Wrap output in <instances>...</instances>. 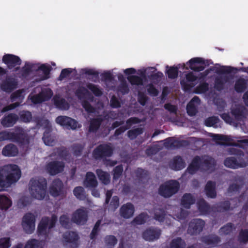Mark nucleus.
Here are the masks:
<instances>
[{"instance_id": "obj_1", "label": "nucleus", "mask_w": 248, "mask_h": 248, "mask_svg": "<svg viewBox=\"0 0 248 248\" xmlns=\"http://www.w3.org/2000/svg\"><path fill=\"white\" fill-rule=\"evenodd\" d=\"M21 170L15 164H8L0 168V187L7 188L20 178Z\"/></svg>"}, {"instance_id": "obj_2", "label": "nucleus", "mask_w": 248, "mask_h": 248, "mask_svg": "<svg viewBox=\"0 0 248 248\" xmlns=\"http://www.w3.org/2000/svg\"><path fill=\"white\" fill-rule=\"evenodd\" d=\"M30 191L31 196L37 200H42L46 196L47 181L42 177L32 178L30 181Z\"/></svg>"}, {"instance_id": "obj_3", "label": "nucleus", "mask_w": 248, "mask_h": 248, "mask_svg": "<svg viewBox=\"0 0 248 248\" xmlns=\"http://www.w3.org/2000/svg\"><path fill=\"white\" fill-rule=\"evenodd\" d=\"M10 141L16 143L20 147H28L30 142V139L23 128L16 126L12 131H10Z\"/></svg>"}, {"instance_id": "obj_4", "label": "nucleus", "mask_w": 248, "mask_h": 248, "mask_svg": "<svg viewBox=\"0 0 248 248\" xmlns=\"http://www.w3.org/2000/svg\"><path fill=\"white\" fill-rule=\"evenodd\" d=\"M231 154L235 155L237 157L231 156L227 157L224 161V165L225 167L236 169L240 168H244L247 166V164L243 158L245 155L241 150L232 149Z\"/></svg>"}, {"instance_id": "obj_5", "label": "nucleus", "mask_w": 248, "mask_h": 248, "mask_svg": "<svg viewBox=\"0 0 248 248\" xmlns=\"http://www.w3.org/2000/svg\"><path fill=\"white\" fill-rule=\"evenodd\" d=\"M180 184L176 180H170L161 185L158 193L162 197L168 198L176 194L179 190Z\"/></svg>"}, {"instance_id": "obj_6", "label": "nucleus", "mask_w": 248, "mask_h": 248, "mask_svg": "<svg viewBox=\"0 0 248 248\" xmlns=\"http://www.w3.org/2000/svg\"><path fill=\"white\" fill-rule=\"evenodd\" d=\"M57 221V217L53 214L51 217H44L42 218L37 228V233L39 235H45L47 233V229L50 230L53 228Z\"/></svg>"}, {"instance_id": "obj_7", "label": "nucleus", "mask_w": 248, "mask_h": 248, "mask_svg": "<svg viewBox=\"0 0 248 248\" xmlns=\"http://www.w3.org/2000/svg\"><path fill=\"white\" fill-rule=\"evenodd\" d=\"M113 153V149L109 144H101L93 150V156L96 160H105L111 156Z\"/></svg>"}, {"instance_id": "obj_8", "label": "nucleus", "mask_w": 248, "mask_h": 248, "mask_svg": "<svg viewBox=\"0 0 248 248\" xmlns=\"http://www.w3.org/2000/svg\"><path fill=\"white\" fill-rule=\"evenodd\" d=\"M205 221L200 218H193L189 222L187 230L190 235H197L203 230L205 226Z\"/></svg>"}, {"instance_id": "obj_9", "label": "nucleus", "mask_w": 248, "mask_h": 248, "mask_svg": "<svg viewBox=\"0 0 248 248\" xmlns=\"http://www.w3.org/2000/svg\"><path fill=\"white\" fill-rule=\"evenodd\" d=\"M35 217L32 213H27L22 218V226L25 232L31 234L35 230Z\"/></svg>"}, {"instance_id": "obj_10", "label": "nucleus", "mask_w": 248, "mask_h": 248, "mask_svg": "<svg viewBox=\"0 0 248 248\" xmlns=\"http://www.w3.org/2000/svg\"><path fill=\"white\" fill-rule=\"evenodd\" d=\"M49 192L53 197L64 196V188L62 181L59 178L54 179L49 186Z\"/></svg>"}, {"instance_id": "obj_11", "label": "nucleus", "mask_w": 248, "mask_h": 248, "mask_svg": "<svg viewBox=\"0 0 248 248\" xmlns=\"http://www.w3.org/2000/svg\"><path fill=\"white\" fill-rule=\"evenodd\" d=\"M64 167L65 165L63 162L54 160L46 164L45 170L50 175L55 176L62 172Z\"/></svg>"}, {"instance_id": "obj_12", "label": "nucleus", "mask_w": 248, "mask_h": 248, "mask_svg": "<svg viewBox=\"0 0 248 248\" xmlns=\"http://www.w3.org/2000/svg\"><path fill=\"white\" fill-rule=\"evenodd\" d=\"M55 121L67 129L75 130L78 127V121L68 116H59L56 118Z\"/></svg>"}, {"instance_id": "obj_13", "label": "nucleus", "mask_w": 248, "mask_h": 248, "mask_svg": "<svg viewBox=\"0 0 248 248\" xmlns=\"http://www.w3.org/2000/svg\"><path fill=\"white\" fill-rule=\"evenodd\" d=\"M18 81L16 79L8 76L0 84V87L2 91L7 93H10L17 88Z\"/></svg>"}, {"instance_id": "obj_14", "label": "nucleus", "mask_w": 248, "mask_h": 248, "mask_svg": "<svg viewBox=\"0 0 248 248\" xmlns=\"http://www.w3.org/2000/svg\"><path fill=\"white\" fill-rule=\"evenodd\" d=\"M87 220L88 213L84 209H78L72 214L71 221L78 225H84Z\"/></svg>"}, {"instance_id": "obj_15", "label": "nucleus", "mask_w": 248, "mask_h": 248, "mask_svg": "<svg viewBox=\"0 0 248 248\" xmlns=\"http://www.w3.org/2000/svg\"><path fill=\"white\" fill-rule=\"evenodd\" d=\"M2 61L7 65L9 69H12L16 66H19L22 62L21 59L18 56L11 54L4 55Z\"/></svg>"}, {"instance_id": "obj_16", "label": "nucleus", "mask_w": 248, "mask_h": 248, "mask_svg": "<svg viewBox=\"0 0 248 248\" xmlns=\"http://www.w3.org/2000/svg\"><path fill=\"white\" fill-rule=\"evenodd\" d=\"M201 240L209 248L217 247L221 242L220 238L218 235L213 233L202 236Z\"/></svg>"}, {"instance_id": "obj_17", "label": "nucleus", "mask_w": 248, "mask_h": 248, "mask_svg": "<svg viewBox=\"0 0 248 248\" xmlns=\"http://www.w3.org/2000/svg\"><path fill=\"white\" fill-rule=\"evenodd\" d=\"M63 238L66 245L69 244L71 248H77L79 236L77 232L72 231L66 232L63 234Z\"/></svg>"}, {"instance_id": "obj_18", "label": "nucleus", "mask_w": 248, "mask_h": 248, "mask_svg": "<svg viewBox=\"0 0 248 248\" xmlns=\"http://www.w3.org/2000/svg\"><path fill=\"white\" fill-rule=\"evenodd\" d=\"M189 68L194 71L201 72L205 67L204 60L202 58L196 57L191 59L188 62Z\"/></svg>"}, {"instance_id": "obj_19", "label": "nucleus", "mask_w": 248, "mask_h": 248, "mask_svg": "<svg viewBox=\"0 0 248 248\" xmlns=\"http://www.w3.org/2000/svg\"><path fill=\"white\" fill-rule=\"evenodd\" d=\"M161 235V230L157 228H149L142 233L144 239L147 241H154L159 238Z\"/></svg>"}, {"instance_id": "obj_20", "label": "nucleus", "mask_w": 248, "mask_h": 248, "mask_svg": "<svg viewBox=\"0 0 248 248\" xmlns=\"http://www.w3.org/2000/svg\"><path fill=\"white\" fill-rule=\"evenodd\" d=\"M98 183L95 174L92 171L86 172L84 180V186L88 188H95L98 186Z\"/></svg>"}, {"instance_id": "obj_21", "label": "nucleus", "mask_w": 248, "mask_h": 248, "mask_svg": "<svg viewBox=\"0 0 248 248\" xmlns=\"http://www.w3.org/2000/svg\"><path fill=\"white\" fill-rule=\"evenodd\" d=\"M216 165L215 160L211 157L208 156L205 158L202 157L201 171L211 172L214 170Z\"/></svg>"}, {"instance_id": "obj_22", "label": "nucleus", "mask_w": 248, "mask_h": 248, "mask_svg": "<svg viewBox=\"0 0 248 248\" xmlns=\"http://www.w3.org/2000/svg\"><path fill=\"white\" fill-rule=\"evenodd\" d=\"M202 157L198 155L195 156L187 168L186 171L190 174L193 175L198 170L201 171Z\"/></svg>"}, {"instance_id": "obj_23", "label": "nucleus", "mask_w": 248, "mask_h": 248, "mask_svg": "<svg viewBox=\"0 0 248 248\" xmlns=\"http://www.w3.org/2000/svg\"><path fill=\"white\" fill-rule=\"evenodd\" d=\"M19 119L18 115L11 113L4 115L1 119V124L4 127H10L14 126Z\"/></svg>"}, {"instance_id": "obj_24", "label": "nucleus", "mask_w": 248, "mask_h": 248, "mask_svg": "<svg viewBox=\"0 0 248 248\" xmlns=\"http://www.w3.org/2000/svg\"><path fill=\"white\" fill-rule=\"evenodd\" d=\"M135 212V207L131 202L123 204L120 209V214L124 218L128 219L132 217Z\"/></svg>"}, {"instance_id": "obj_25", "label": "nucleus", "mask_w": 248, "mask_h": 248, "mask_svg": "<svg viewBox=\"0 0 248 248\" xmlns=\"http://www.w3.org/2000/svg\"><path fill=\"white\" fill-rule=\"evenodd\" d=\"M140 120L138 117H131L126 121V126H122L117 128L115 132L114 136H118L123 133L126 130L129 129L130 126L134 124H139L140 123Z\"/></svg>"}, {"instance_id": "obj_26", "label": "nucleus", "mask_w": 248, "mask_h": 248, "mask_svg": "<svg viewBox=\"0 0 248 248\" xmlns=\"http://www.w3.org/2000/svg\"><path fill=\"white\" fill-rule=\"evenodd\" d=\"M188 141L186 140H175L172 137L167 138L165 140L164 144L166 146L179 148L182 147H186L188 145Z\"/></svg>"}, {"instance_id": "obj_27", "label": "nucleus", "mask_w": 248, "mask_h": 248, "mask_svg": "<svg viewBox=\"0 0 248 248\" xmlns=\"http://www.w3.org/2000/svg\"><path fill=\"white\" fill-rule=\"evenodd\" d=\"M18 154V149L16 145L9 143L5 146L2 150V155L5 156L14 157Z\"/></svg>"}, {"instance_id": "obj_28", "label": "nucleus", "mask_w": 248, "mask_h": 248, "mask_svg": "<svg viewBox=\"0 0 248 248\" xmlns=\"http://www.w3.org/2000/svg\"><path fill=\"white\" fill-rule=\"evenodd\" d=\"M169 165L173 170H180L185 167L186 163L181 156L177 155L173 157Z\"/></svg>"}, {"instance_id": "obj_29", "label": "nucleus", "mask_w": 248, "mask_h": 248, "mask_svg": "<svg viewBox=\"0 0 248 248\" xmlns=\"http://www.w3.org/2000/svg\"><path fill=\"white\" fill-rule=\"evenodd\" d=\"M51 128L50 127H46L43 134L42 139L44 143L47 146H52L56 143L55 138L51 134Z\"/></svg>"}, {"instance_id": "obj_30", "label": "nucleus", "mask_w": 248, "mask_h": 248, "mask_svg": "<svg viewBox=\"0 0 248 248\" xmlns=\"http://www.w3.org/2000/svg\"><path fill=\"white\" fill-rule=\"evenodd\" d=\"M12 205V199L8 194H0V210L7 211Z\"/></svg>"}, {"instance_id": "obj_31", "label": "nucleus", "mask_w": 248, "mask_h": 248, "mask_svg": "<svg viewBox=\"0 0 248 248\" xmlns=\"http://www.w3.org/2000/svg\"><path fill=\"white\" fill-rule=\"evenodd\" d=\"M195 202V199L191 193L184 194L181 200V205L186 209H189Z\"/></svg>"}, {"instance_id": "obj_32", "label": "nucleus", "mask_w": 248, "mask_h": 248, "mask_svg": "<svg viewBox=\"0 0 248 248\" xmlns=\"http://www.w3.org/2000/svg\"><path fill=\"white\" fill-rule=\"evenodd\" d=\"M237 71H242L248 73V66L247 67H241L238 68L231 66H222L217 71L218 74H230L233 72L236 73Z\"/></svg>"}, {"instance_id": "obj_33", "label": "nucleus", "mask_w": 248, "mask_h": 248, "mask_svg": "<svg viewBox=\"0 0 248 248\" xmlns=\"http://www.w3.org/2000/svg\"><path fill=\"white\" fill-rule=\"evenodd\" d=\"M148 175V171L141 168H137L133 172L134 180L139 183H142L143 180L146 179Z\"/></svg>"}, {"instance_id": "obj_34", "label": "nucleus", "mask_w": 248, "mask_h": 248, "mask_svg": "<svg viewBox=\"0 0 248 248\" xmlns=\"http://www.w3.org/2000/svg\"><path fill=\"white\" fill-rule=\"evenodd\" d=\"M216 186L215 182L209 181L207 182L205 186V191L208 197L214 199L217 197Z\"/></svg>"}, {"instance_id": "obj_35", "label": "nucleus", "mask_w": 248, "mask_h": 248, "mask_svg": "<svg viewBox=\"0 0 248 248\" xmlns=\"http://www.w3.org/2000/svg\"><path fill=\"white\" fill-rule=\"evenodd\" d=\"M95 172L99 180L103 184L107 185L110 183V176L108 172L105 171L102 169H97L96 170Z\"/></svg>"}, {"instance_id": "obj_36", "label": "nucleus", "mask_w": 248, "mask_h": 248, "mask_svg": "<svg viewBox=\"0 0 248 248\" xmlns=\"http://www.w3.org/2000/svg\"><path fill=\"white\" fill-rule=\"evenodd\" d=\"M51 70V66L46 64H42L39 66L37 71H42L43 73V75L40 76V80H45L49 78Z\"/></svg>"}, {"instance_id": "obj_37", "label": "nucleus", "mask_w": 248, "mask_h": 248, "mask_svg": "<svg viewBox=\"0 0 248 248\" xmlns=\"http://www.w3.org/2000/svg\"><path fill=\"white\" fill-rule=\"evenodd\" d=\"M214 210L215 211L223 213L230 210L231 208V203L229 201H225L220 202L216 204L213 206Z\"/></svg>"}, {"instance_id": "obj_38", "label": "nucleus", "mask_w": 248, "mask_h": 248, "mask_svg": "<svg viewBox=\"0 0 248 248\" xmlns=\"http://www.w3.org/2000/svg\"><path fill=\"white\" fill-rule=\"evenodd\" d=\"M197 207L202 215H207L210 212V206L203 199H201L198 201Z\"/></svg>"}, {"instance_id": "obj_39", "label": "nucleus", "mask_w": 248, "mask_h": 248, "mask_svg": "<svg viewBox=\"0 0 248 248\" xmlns=\"http://www.w3.org/2000/svg\"><path fill=\"white\" fill-rule=\"evenodd\" d=\"M103 119L101 118H93L91 120L89 126V131L90 132L95 133L99 128Z\"/></svg>"}, {"instance_id": "obj_40", "label": "nucleus", "mask_w": 248, "mask_h": 248, "mask_svg": "<svg viewBox=\"0 0 248 248\" xmlns=\"http://www.w3.org/2000/svg\"><path fill=\"white\" fill-rule=\"evenodd\" d=\"M33 64L26 62L24 66L22 67L19 73V78L21 79L26 78L32 71Z\"/></svg>"}, {"instance_id": "obj_41", "label": "nucleus", "mask_w": 248, "mask_h": 248, "mask_svg": "<svg viewBox=\"0 0 248 248\" xmlns=\"http://www.w3.org/2000/svg\"><path fill=\"white\" fill-rule=\"evenodd\" d=\"M234 87L237 93H243L247 89V82L244 78H239L236 81Z\"/></svg>"}, {"instance_id": "obj_42", "label": "nucleus", "mask_w": 248, "mask_h": 248, "mask_svg": "<svg viewBox=\"0 0 248 248\" xmlns=\"http://www.w3.org/2000/svg\"><path fill=\"white\" fill-rule=\"evenodd\" d=\"M166 214V211L162 208H155L154 219L159 222H163L165 220Z\"/></svg>"}, {"instance_id": "obj_43", "label": "nucleus", "mask_w": 248, "mask_h": 248, "mask_svg": "<svg viewBox=\"0 0 248 248\" xmlns=\"http://www.w3.org/2000/svg\"><path fill=\"white\" fill-rule=\"evenodd\" d=\"M166 73L168 77L170 79L176 78L178 76L179 68L176 66H169L167 65L166 67Z\"/></svg>"}, {"instance_id": "obj_44", "label": "nucleus", "mask_w": 248, "mask_h": 248, "mask_svg": "<svg viewBox=\"0 0 248 248\" xmlns=\"http://www.w3.org/2000/svg\"><path fill=\"white\" fill-rule=\"evenodd\" d=\"M186 246L185 240L179 237L173 239L170 244V248H185Z\"/></svg>"}, {"instance_id": "obj_45", "label": "nucleus", "mask_w": 248, "mask_h": 248, "mask_svg": "<svg viewBox=\"0 0 248 248\" xmlns=\"http://www.w3.org/2000/svg\"><path fill=\"white\" fill-rule=\"evenodd\" d=\"M54 100L56 108L63 110L68 109L69 105L64 98H54Z\"/></svg>"}, {"instance_id": "obj_46", "label": "nucleus", "mask_w": 248, "mask_h": 248, "mask_svg": "<svg viewBox=\"0 0 248 248\" xmlns=\"http://www.w3.org/2000/svg\"><path fill=\"white\" fill-rule=\"evenodd\" d=\"M231 113L234 117L235 120L238 121H242L245 118L244 110L240 108L232 109Z\"/></svg>"}, {"instance_id": "obj_47", "label": "nucleus", "mask_w": 248, "mask_h": 248, "mask_svg": "<svg viewBox=\"0 0 248 248\" xmlns=\"http://www.w3.org/2000/svg\"><path fill=\"white\" fill-rule=\"evenodd\" d=\"M235 230V227L232 223H228L225 225L220 228L219 231L221 234L228 235Z\"/></svg>"}, {"instance_id": "obj_48", "label": "nucleus", "mask_w": 248, "mask_h": 248, "mask_svg": "<svg viewBox=\"0 0 248 248\" xmlns=\"http://www.w3.org/2000/svg\"><path fill=\"white\" fill-rule=\"evenodd\" d=\"M87 87L95 96L99 97L103 94L102 89L99 88L98 85L90 83L87 85Z\"/></svg>"}, {"instance_id": "obj_49", "label": "nucleus", "mask_w": 248, "mask_h": 248, "mask_svg": "<svg viewBox=\"0 0 248 248\" xmlns=\"http://www.w3.org/2000/svg\"><path fill=\"white\" fill-rule=\"evenodd\" d=\"M148 217V216L146 213H142L136 217L132 223L136 225H142L146 222Z\"/></svg>"}, {"instance_id": "obj_50", "label": "nucleus", "mask_w": 248, "mask_h": 248, "mask_svg": "<svg viewBox=\"0 0 248 248\" xmlns=\"http://www.w3.org/2000/svg\"><path fill=\"white\" fill-rule=\"evenodd\" d=\"M128 81L132 85H142L143 84V79L138 76L131 75L127 78Z\"/></svg>"}, {"instance_id": "obj_51", "label": "nucleus", "mask_w": 248, "mask_h": 248, "mask_svg": "<svg viewBox=\"0 0 248 248\" xmlns=\"http://www.w3.org/2000/svg\"><path fill=\"white\" fill-rule=\"evenodd\" d=\"M143 132V128L140 127H138L129 130L127 132V136L130 140H133L135 139L138 136L142 134Z\"/></svg>"}, {"instance_id": "obj_52", "label": "nucleus", "mask_w": 248, "mask_h": 248, "mask_svg": "<svg viewBox=\"0 0 248 248\" xmlns=\"http://www.w3.org/2000/svg\"><path fill=\"white\" fill-rule=\"evenodd\" d=\"M123 171L124 169L122 165L116 166L113 170V181H117L120 179L123 175Z\"/></svg>"}, {"instance_id": "obj_53", "label": "nucleus", "mask_w": 248, "mask_h": 248, "mask_svg": "<svg viewBox=\"0 0 248 248\" xmlns=\"http://www.w3.org/2000/svg\"><path fill=\"white\" fill-rule=\"evenodd\" d=\"M104 241L106 245L109 248H113L114 246L117 243V239L112 235H107L104 238Z\"/></svg>"}, {"instance_id": "obj_54", "label": "nucleus", "mask_w": 248, "mask_h": 248, "mask_svg": "<svg viewBox=\"0 0 248 248\" xmlns=\"http://www.w3.org/2000/svg\"><path fill=\"white\" fill-rule=\"evenodd\" d=\"M227 81V79L225 78H216L215 81V88L218 91H222L224 89V84Z\"/></svg>"}, {"instance_id": "obj_55", "label": "nucleus", "mask_w": 248, "mask_h": 248, "mask_svg": "<svg viewBox=\"0 0 248 248\" xmlns=\"http://www.w3.org/2000/svg\"><path fill=\"white\" fill-rule=\"evenodd\" d=\"M73 194L79 200H84L85 198L84 189L80 186H76L74 188Z\"/></svg>"}, {"instance_id": "obj_56", "label": "nucleus", "mask_w": 248, "mask_h": 248, "mask_svg": "<svg viewBox=\"0 0 248 248\" xmlns=\"http://www.w3.org/2000/svg\"><path fill=\"white\" fill-rule=\"evenodd\" d=\"M209 90V84L206 82L200 83L195 89V93L201 94L206 93Z\"/></svg>"}, {"instance_id": "obj_57", "label": "nucleus", "mask_w": 248, "mask_h": 248, "mask_svg": "<svg viewBox=\"0 0 248 248\" xmlns=\"http://www.w3.org/2000/svg\"><path fill=\"white\" fill-rule=\"evenodd\" d=\"M238 240L240 243L248 242V229H241L239 233Z\"/></svg>"}, {"instance_id": "obj_58", "label": "nucleus", "mask_w": 248, "mask_h": 248, "mask_svg": "<svg viewBox=\"0 0 248 248\" xmlns=\"http://www.w3.org/2000/svg\"><path fill=\"white\" fill-rule=\"evenodd\" d=\"M59 221L62 226L66 229L71 228L70 218L67 215H62L60 217Z\"/></svg>"}, {"instance_id": "obj_59", "label": "nucleus", "mask_w": 248, "mask_h": 248, "mask_svg": "<svg viewBox=\"0 0 248 248\" xmlns=\"http://www.w3.org/2000/svg\"><path fill=\"white\" fill-rule=\"evenodd\" d=\"M31 100L34 104L41 103L46 100L45 93L42 92L37 94L31 96Z\"/></svg>"}, {"instance_id": "obj_60", "label": "nucleus", "mask_w": 248, "mask_h": 248, "mask_svg": "<svg viewBox=\"0 0 248 248\" xmlns=\"http://www.w3.org/2000/svg\"><path fill=\"white\" fill-rule=\"evenodd\" d=\"M73 154L76 156H79L81 155L83 150L84 148V144L76 143L72 145Z\"/></svg>"}, {"instance_id": "obj_61", "label": "nucleus", "mask_w": 248, "mask_h": 248, "mask_svg": "<svg viewBox=\"0 0 248 248\" xmlns=\"http://www.w3.org/2000/svg\"><path fill=\"white\" fill-rule=\"evenodd\" d=\"M119 198L117 196H114L112 197L108 205V209L115 211L119 207Z\"/></svg>"}, {"instance_id": "obj_62", "label": "nucleus", "mask_w": 248, "mask_h": 248, "mask_svg": "<svg viewBox=\"0 0 248 248\" xmlns=\"http://www.w3.org/2000/svg\"><path fill=\"white\" fill-rule=\"evenodd\" d=\"M20 121L25 123L30 122L32 119V114L29 111H22L19 113Z\"/></svg>"}, {"instance_id": "obj_63", "label": "nucleus", "mask_w": 248, "mask_h": 248, "mask_svg": "<svg viewBox=\"0 0 248 248\" xmlns=\"http://www.w3.org/2000/svg\"><path fill=\"white\" fill-rule=\"evenodd\" d=\"M219 121V119L216 116H211L205 120L204 124L208 127L214 126Z\"/></svg>"}, {"instance_id": "obj_64", "label": "nucleus", "mask_w": 248, "mask_h": 248, "mask_svg": "<svg viewBox=\"0 0 248 248\" xmlns=\"http://www.w3.org/2000/svg\"><path fill=\"white\" fill-rule=\"evenodd\" d=\"M89 93L88 90L84 87H80L75 92V94L79 99L85 98L87 93Z\"/></svg>"}]
</instances>
